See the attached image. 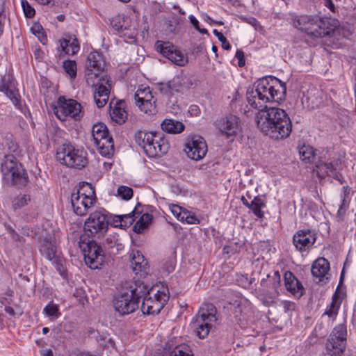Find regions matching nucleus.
I'll return each instance as SVG.
<instances>
[{
  "instance_id": "obj_16",
  "label": "nucleus",
  "mask_w": 356,
  "mask_h": 356,
  "mask_svg": "<svg viewBox=\"0 0 356 356\" xmlns=\"http://www.w3.org/2000/svg\"><path fill=\"white\" fill-rule=\"evenodd\" d=\"M115 310L120 315H127L134 312L138 308L136 298H133L128 291L118 294L113 301Z\"/></svg>"
},
{
  "instance_id": "obj_54",
  "label": "nucleus",
  "mask_w": 356,
  "mask_h": 356,
  "mask_svg": "<svg viewBox=\"0 0 356 356\" xmlns=\"http://www.w3.org/2000/svg\"><path fill=\"white\" fill-rule=\"evenodd\" d=\"M159 89L161 93L167 95H170V84L169 81L168 83H162L159 84Z\"/></svg>"
},
{
  "instance_id": "obj_10",
  "label": "nucleus",
  "mask_w": 356,
  "mask_h": 356,
  "mask_svg": "<svg viewBox=\"0 0 356 356\" xmlns=\"http://www.w3.org/2000/svg\"><path fill=\"white\" fill-rule=\"evenodd\" d=\"M108 229V218L106 210H98L91 213L85 221L84 230L92 237H103Z\"/></svg>"
},
{
  "instance_id": "obj_43",
  "label": "nucleus",
  "mask_w": 356,
  "mask_h": 356,
  "mask_svg": "<svg viewBox=\"0 0 356 356\" xmlns=\"http://www.w3.org/2000/svg\"><path fill=\"white\" fill-rule=\"evenodd\" d=\"M30 201V195L26 194H19L13 199L12 205L15 210L19 209L25 205H27L28 202Z\"/></svg>"
},
{
  "instance_id": "obj_11",
  "label": "nucleus",
  "mask_w": 356,
  "mask_h": 356,
  "mask_svg": "<svg viewBox=\"0 0 356 356\" xmlns=\"http://www.w3.org/2000/svg\"><path fill=\"white\" fill-rule=\"evenodd\" d=\"M79 248L82 250L86 265L92 269H97L104 261V253L101 245L94 240L85 242L82 237L79 241Z\"/></svg>"
},
{
  "instance_id": "obj_33",
  "label": "nucleus",
  "mask_w": 356,
  "mask_h": 356,
  "mask_svg": "<svg viewBox=\"0 0 356 356\" xmlns=\"http://www.w3.org/2000/svg\"><path fill=\"white\" fill-rule=\"evenodd\" d=\"M156 135L157 134L152 132L138 131L135 134V141L145 152L146 146L154 141V138L156 137Z\"/></svg>"
},
{
  "instance_id": "obj_39",
  "label": "nucleus",
  "mask_w": 356,
  "mask_h": 356,
  "mask_svg": "<svg viewBox=\"0 0 356 356\" xmlns=\"http://www.w3.org/2000/svg\"><path fill=\"white\" fill-rule=\"evenodd\" d=\"M152 220V216L151 214L147 213L143 214L140 219L134 225V232L138 234L142 233L143 230L147 227Z\"/></svg>"
},
{
  "instance_id": "obj_5",
  "label": "nucleus",
  "mask_w": 356,
  "mask_h": 356,
  "mask_svg": "<svg viewBox=\"0 0 356 356\" xmlns=\"http://www.w3.org/2000/svg\"><path fill=\"white\" fill-rule=\"evenodd\" d=\"M57 159L70 168L81 169L86 166L88 158L86 152L71 143H65L58 149Z\"/></svg>"
},
{
  "instance_id": "obj_36",
  "label": "nucleus",
  "mask_w": 356,
  "mask_h": 356,
  "mask_svg": "<svg viewBox=\"0 0 356 356\" xmlns=\"http://www.w3.org/2000/svg\"><path fill=\"white\" fill-rule=\"evenodd\" d=\"M73 194L79 195L85 198L94 199V201L96 199L95 188L91 184L87 182L79 184L76 192L73 193Z\"/></svg>"
},
{
  "instance_id": "obj_12",
  "label": "nucleus",
  "mask_w": 356,
  "mask_h": 356,
  "mask_svg": "<svg viewBox=\"0 0 356 356\" xmlns=\"http://www.w3.org/2000/svg\"><path fill=\"white\" fill-rule=\"evenodd\" d=\"M169 299V296L165 291H160L152 287L147 291V296L144 297L141 305V310L146 314H158L163 308Z\"/></svg>"
},
{
  "instance_id": "obj_64",
  "label": "nucleus",
  "mask_w": 356,
  "mask_h": 356,
  "mask_svg": "<svg viewBox=\"0 0 356 356\" xmlns=\"http://www.w3.org/2000/svg\"><path fill=\"white\" fill-rule=\"evenodd\" d=\"M221 42H222V47L224 49L229 50L231 49V45H230L229 42L227 40L226 38L225 40H223L222 41H221Z\"/></svg>"
},
{
  "instance_id": "obj_27",
  "label": "nucleus",
  "mask_w": 356,
  "mask_h": 356,
  "mask_svg": "<svg viewBox=\"0 0 356 356\" xmlns=\"http://www.w3.org/2000/svg\"><path fill=\"white\" fill-rule=\"evenodd\" d=\"M284 278L285 287L288 291L298 298L303 295L305 289L302 284L291 271H286Z\"/></svg>"
},
{
  "instance_id": "obj_57",
  "label": "nucleus",
  "mask_w": 356,
  "mask_h": 356,
  "mask_svg": "<svg viewBox=\"0 0 356 356\" xmlns=\"http://www.w3.org/2000/svg\"><path fill=\"white\" fill-rule=\"evenodd\" d=\"M42 31H43L42 26L40 24H35L31 27L32 33L34 35H37L38 38H40V34H42Z\"/></svg>"
},
{
  "instance_id": "obj_59",
  "label": "nucleus",
  "mask_w": 356,
  "mask_h": 356,
  "mask_svg": "<svg viewBox=\"0 0 356 356\" xmlns=\"http://www.w3.org/2000/svg\"><path fill=\"white\" fill-rule=\"evenodd\" d=\"M323 4L332 13H335L337 12V8H336L332 0H323Z\"/></svg>"
},
{
  "instance_id": "obj_15",
  "label": "nucleus",
  "mask_w": 356,
  "mask_h": 356,
  "mask_svg": "<svg viewBox=\"0 0 356 356\" xmlns=\"http://www.w3.org/2000/svg\"><path fill=\"white\" fill-rule=\"evenodd\" d=\"M156 49L177 65L184 66L188 63L187 56H184L177 47L170 42L158 40L156 42Z\"/></svg>"
},
{
  "instance_id": "obj_19",
  "label": "nucleus",
  "mask_w": 356,
  "mask_h": 356,
  "mask_svg": "<svg viewBox=\"0 0 356 356\" xmlns=\"http://www.w3.org/2000/svg\"><path fill=\"white\" fill-rule=\"evenodd\" d=\"M316 240V234L309 229L298 231L293 237L296 248L302 252L309 249Z\"/></svg>"
},
{
  "instance_id": "obj_26",
  "label": "nucleus",
  "mask_w": 356,
  "mask_h": 356,
  "mask_svg": "<svg viewBox=\"0 0 356 356\" xmlns=\"http://www.w3.org/2000/svg\"><path fill=\"white\" fill-rule=\"evenodd\" d=\"M95 201L94 199L85 198L79 195L72 194L71 203L74 211L79 216H84L86 214L89 208H90Z\"/></svg>"
},
{
  "instance_id": "obj_49",
  "label": "nucleus",
  "mask_w": 356,
  "mask_h": 356,
  "mask_svg": "<svg viewBox=\"0 0 356 356\" xmlns=\"http://www.w3.org/2000/svg\"><path fill=\"white\" fill-rule=\"evenodd\" d=\"M136 209L137 208H135L134 211H133L131 213L122 215V223L119 224L120 227H128L133 223L134 221V216L136 214Z\"/></svg>"
},
{
  "instance_id": "obj_13",
  "label": "nucleus",
  "mask_w": 356,
  "mask_h": 356,
  "mask_svg": "<svg viewBox=\"0 0 356 356\" xmlns=\"http://www.w3.org/2000/svg\"><path fill=\"white\" fill-rule=\"evenodd\" d=\"M54 112L61 121L66 120L67 118L76 119L81 112V105L74 99H66L61 96L54 108Z\"/></svg>"
},
{
  "instance_id": "obj_21",
  "label": "nucleus",
  "mask_w": 356,
  "mask_h": 356,
  "mask_svg": "<svg viewBox=\"0 0 356 356\" xmlns=\"http://www.w3.org/2000/svg\"><path fill=\"white\" fill-rule=\"evenodd\" d=\"M105 63L102 56L97 51L90 53L87 58L86 78L90 73L95 74V78L102 76L100 73L104 70Z\"/></svg>"
},
{
  "instance_id": "obj_22",
  "label": "nucleus",
  "mask_w": 356,
  "mask_h": 356,
  "mask_svg": "<svg viewBox=\"0 0 356 356\" xmlns=\"http://www.w3.org/2000/svg\"><path fill=\"white\" fill-rule=\"evenodd\" d=\"M130 267L135 274L145 277L148 273L147 261L138 250H133L130 254Z\"/></svg>"
},
{
  "instance_id": "obj_42",
  "label": "nucleus",
  "mask_w": 356,
  "mask_h": 356,
  "mask_svg": "<svg viewBox=\"0 0 356 356\" xmlns=\"http://www.w3.org/2000/svg\"><path fill=\"white\" fill-rule=\"evenodd\" d=\"M264 207H265L264 201L259 197H254L250 204L249 209L257 218H261L264 216V213L261 209Z\"/></svg>"
},
{
  "instance_id": "obj_40",
  "label": "nucleus",
  "mask_w": 356,
  "mask_h": 356,
  "mask_svg": "<svg viewBox=\"0 0 356 356\" xmlns=\"http://www.w3.org/2000/svg\"><path fill=\"white\" fill-rule=\"evenodd\" d=\"M300 159L306 163H312L315 158V150L310 145H304L299 149Z\"/></svg>"
},
{
  "instance_id": "obj_7",
  "label": "nucleus",
  "mask_w": 356,
  "mask_h": 356,
  "mask_svg": "<svg viewBox=\"0 0 356 356\" xmlns=\"http://www.w3.org/2000/svg\"><path fill=\"white\" fill-rule=\"evenodd\" d=\"M86 82L94 88L93 97L97 106L104 107L109 98L111 88V79L106 75L95 78V74L90 73L86 78Z\"/></svg>"
},
{
  "instance_id": "obj_1",
  "label": "nucleus",
  "mask_w": 356,
  "mask_h": 356,
  "mask_svg": "<svg viewBox=\"0 0 356 356\" xmlns=\"http://www.w3.org/2000/svg\"><path fill=\"white\" fill-rule=\"evenodd\" d=\"M286 88L284 83L277 78L264 77L246 92L248 104L258 111L268 109L267 102H280L284 99Z\"/></svg>"
},
{
  "instance_id": "obj_9",
  "label": "nucleus",
  "mask_w": 356,
  "mask_h": 356,
  "mask_svg": "<svg viewBox=\"0 0 356 356\" xmlns=\"http://www.w3.org/2000/svg\"><path fill=\"white\" fill-rule=\"evenodd\" d=\"M92 137L94 145L100 154L111 156L114 152V143L108 134L107 127L103 123L94 124L92 129Z\"/></svg>"
},
{
  "instance_id": "obj_56",
  "label": "nucleus",
  "mask_w": 356,
  "mask_h": 356,
  "mask_svg": "<svg viewBox=\"0 0 356 356\" xmlns=\"http://www.w3.org/2000/svg\"><path fill=\"white\" fill-rule=\"evenodd\" d=\"M236 58L238 60V65L239 67L245 65L244 53L242 50H237L235 55Z\"/></svg>"
},
{
  "instance_id": "obj_50",
  "label": "nucleus",
  "mask_w": 356,
  "mask_h": 356,
  "mask_svg": "<svg viewBox=\"0 0 356 356\" xmlns=\"http://www.w3.org/2000/svg\"><path fill=\"white\" fill-rule=\"evenodd\" d=\"M44 312L49 317L58 318L60 315L58 307L54 304L47 305L44 309Z\"/></svg>"
},
{
  "instance_id": "obj_8",
  "label": "nucleus",
  "mask_w": 356,
  "mask_h": 356,
  "mask_svg": "<svg viewBox=\"0 0 356 356\" xmlns=\"http://www.w3.org/2000/svg\"><path fill=\"white\" fill-rule=\"evenodd\" d=\"M347 328L345 323L336 325L326 342L325 356H341L346 346Z\"/></svg>"
},
{
  "instance_id": "obj_63",
  "label": "nucleus",
  "mask_w": 356,
  "mask_h": 356,
  "mask_svg": "<svg viewBox=\"0 0 356 356\" xmlns=\"http://www.w3.org/2000/svg\"><path fill=\"white\" fill-rule=\"evenodd\" d=\"M213 33L220 42L226 38L221 32L218 31L216 29L213 30Z\"/></svg>"
},
{
  "instance_id": "obj_34",
  "label": "nucleus",
  "mask_w": 356,
  "mask_h": 356,
  "mask_svg": "<svg viewBox=\"0 0 356 356\" xmlns=\"http://www.w3.org/2000/svg\"><path fill=\"white\" fill-rule=\"evenodd\" d=\"M60 42L62 51L65 52V54L74 55L79 50V42L75 38H70V39L64 38L60 40Z\"/></svg>"
},
{
  "instance_id": "obj_2",
  "label": "nucleus",
  "mask_w": 356,
  "mask_h": 356,
  "mask_svg": "<svg viewBox=\"0 0 356 356\" xmlns=\"http://www.w3.org/2000/svg\"><path fill=\"white\" fill-rule=\"evenodd\" d=\"M255 122L259 130L272 139L288 138L292 131V123L286 111L278 107H269L258 111Z\"/></svg>"
},
{
  "instance_id": "obj_55",
  "label": "nucleus",
  "mask_w": 356,
  "mask_h": 356,
  "mask_svg": "<svg viewBox=\"0 0 356 356\" xmlns=\"http://www.w3.org/2000/svg\"><path fill=\"white\" fill-rule=\"evenodd\" d=\"M169 84H170L171 95L172 94L173 92H179V78L174 79L172 81H170Z\"/></svg>"
},
{
  "instance_id": "obj_35",
  "label": "nucleus",
  "mask_w": 356,
  "mask_h": 356,
  "mask_svg": "<svg viewBox=\"0 0 356 356\" xmlns=\"http://www.w3.org/2000/svg\"><path fill=\"white\" fill-rule=\"evenodd\" d=\"M40 251L49 261L59 256L56 246L51 241L44 239L40 246Z\"/></svg>"
},
{
  "instance_id": "obj_46",
  "label": "nucleus",
  "mask_w": 356,
  "mask_h": 356,
  "mask_svg": "<svg viewBox=\"0 0 356 356\" xmlns=\"http://www.w3.org/2000/svg\"><path fill=\"white\" fill-rule=\"evenodd\" d=\"M65 71L74 79L76 76V63L74 60H67L63 62Z\"/></svg>"
},
{
  "instance_id": "obj_52",
  "label": "nucleus",
  "mask_w": 356,
  "mask_h": 356,
  "mask_svg": "<svg viewBox=\"0 0 356 356\" xmlns=\"http://www.w3.org/2000/svg\"><path fill=\"white\" fill-rule=\"evenodd\" d=\"M52 264L55 266V268L58 270V272L61 275H63L65 270L63 266L64 259L63 257H61L60 255L57 257L51 260Z\"/></svg>"
},
{
  "instance_id": "obj_38",
  "label": "nucleus",
  "mask_w": 356,
  "mask_h": 356,
  "mask_svg": "<svg viewBox=\"0 0 356 356\" xmlns=\"http://www.w3.org/2000/svg\"><path fill=\"white\" fill-rule=\"evenodd\" d=\"M350 189L348 187L343 188V197L342 200V202L337 211V218H339L340 220H343L346 211L349 207L350 200L348 197V195L350 194Z\"/></svg>"
},
{
  "instance_id": "obj_30",
  "label": "nucleus",
  "mask_w": 356,
  "mask_h": 356,
  "mask_svg": "<svg viewBox=\"0 0 356 356\" xmlns=\"http://www.w3.org/2000/svg\"><path fill=\"white\" fill-rule=\"evenodd\" d=\"M330 270V263L325 258L320 257L314 261L312 266V274L314 277L322 281L327 275Z\"/></svg>"
},
{
  "instance_id": "obj_14",
  "label": "nucleus",
  "mask_w": 356,
  "mask_h": 356,
  "mask_svg": "<svg viewBox=\"0 0 356 356\" xmlns=\"http://www.w3.org/2000/svg\"><path fill=\"white\" fill-rule=\"evenodd\" d=\"M134 99L141 111L148 115L156 113V99L153 96L149 87L141 86L136 92Z\"/></svg>"
},
{
  "instance_id": "obj_32",
  "label": "nucleus",
  "mask_w": 356,
  "mask_h": 356,
  "mask_svg": "<svg viewBox=\"0 0 356 356\" xmlns=\"http://www.w3.org/2000/svg\"><path fill=\"white\" fill-rule=\"evenodd\" d=\"M341 301L339 300L338 296L335 293L332 296V302L327 307L325 311L322 315V317L327 316L332 322L335 321L339 309L340 308Z\"/></svg>"
},
{
  "instance_id": "obj_24",
  "label": "nucleus",
  "mask_w": 356,
  "mask_h": 356,
  "mask_svg": "<svg viewBox=\"0 0 356 356\" xmlns=\"http://www.w3.org/2000/svg\"><path fill=\"white\" fill-rule=\"evenodd\" d=\"M124 289L128 291L129 294L132 295L133 298H137V302L139 304L140 298H143L147 296L148 286L145 284L144 282L140 280H135L127 282L124 285Z\"/></svg>"
},
{
  "instance_id": "obj_58",
  "label": "nucleus",
  "mask_w": 356,
  "mask_h": 356,
  "mask_svg": "<svg viewBox=\"0 0 356 356\" xmlns=\"http://www.w3.org/2000/svg\"><path fill=\"white\" fill-rule=\"evenodd\" d=\"M22 230V234L26 236L33 238L36 234L35 232L27 226L23 227Z\"/></svg>"
},
{
  "instance_id": "obj_20",
  "label": "nucleus",
  "mask_w": 356,
  "mask_h": 356,
  "mask_svg": "<svg viewBox=\"0 0 356 356\" xmlns=\"http://www.w3.org/2000/svg\"><path fill=\"white\" fill-rule=\"evenodd\" d=\"M154 141L146 146L145 154L150 158L159 157L166 154L170 145L168 140L161 134H157Z\"/></svg>"
},
{
  "instance_id": "obj_28",
  "label": "nucleus",
  "mask_w": 356,
  "mask_h": 356,
  "mask_svg": "<svg viewBox=\"0 0 356 356\" xmlns=\"http://www.w3.org/2000/svg\"><path fill=\"white\" fill-rule=\"evenodd\" d=\"M125 102L122 100L116 101L115 103L112 100L110 102L111 118L113 121L120 124L125 122L127 118V113L125 110Z\"/></svg>"
},
{
  "instance_id": "obj_48",
  "label": "nucleus",
  "mask_w": 356,
  "mask_h": 356,
  "mask_svg": "<svg viewBox=\"0 0 356 356\" xmlns=\"http://www.w3.org/2000/svg\"><path fill=\"white\" fill-rule=\"evenodd\" d=\"M181 222H186L188 224H199L200 220L197 216L192 213L191 211L186 209L182 216L181 217Z\"/></svg>"
},
{
  "instance_id": "obj_62",
  "label": "nucleus",
  "mask_w": 356,
  "mask_h": 356,
  "mask_svg": "<svg viewBox=\"0 0 356 356\" xmlns=\"http://www.w3.org/2000/svg\"><path fill=\"white\" fill-rule=\"evenodd\" d=\"M189 19L195 29L196 30L199 29V22L197 21V19L193 15H190Z\"/></svg>"
},
{
  "instance_id": "obj_29",
  "label": "nucleus",
  "mask_w": 356,
  "mask_h": 356,
  "mask_svg": "<svg viewBox=\"0 0 356 356\" xmlns=\"http://www.w3.org/2000/svg\"><path fill=\"white\" fill-rule=\"evenodd\" d=\"M314 171L316 172L319 178L324 179L326 177H330L338 179V174L336 168L332 163H327L323 161H318L315 164Z\"/></svg>"
},
{
  "instance_id": "obj_3",
  "label": "nucleus",
  "mask_w": 356,
  "mask_h": 356,
  "mask_svg": "<svg viewBox=\"0 0 356 356\" xmlns=\"http://www.w3.org/2000/svg\"><path fill=\"white\" fill-rule=\"evenodd\" d=\"M293 27L305 33L309 38L316 40L327 35L337 26V22L318 15H302L292 19Z\"/></svg>"
},
{
  "instance_id": "obj_31",
  "label": "nucleus",
  "mask_w": 356,
  "mask_h": 356,
  "mask_svg": "<svg viewBox=\"0 0 356 356\" xmlns=\"http://www.w3.org/2000/svg\"><path fill=\"white\" fill-rule=\"evenodd\" d=\"M161 128L166 133L177 134L181 133L184 130L185 126L179 121L165 119L161 123Z\"/></svg>"
},
{
  "instance_id": "obj_51",
  "label": "nucleus",
  "mask_w": 356,
  "mask_h": 356,
  "mask_svg": "<svg viewBox=\"0 0 356 356\" xmlns=\"http://www.w3.org/2000/svg\"><path fill=\"white\" fill-rule=\"evenodd\" d=\"M22 7L24 15L28 18H32L35 15V10L26 0L22 1Z\"/></svg>"
},
{
  "instance_id": "obj_17",
  "label": "nucleus",
  "mask_w": 356,
  "mask_h": 356,
  "mask_svg": "<svg viewBox=\"0 0 356 356\" xmlns=\"http://www.w3.org/2000/svg\"><path fill=\"white\" fill-rule=\"evenodd\" d=\"M188 158L195 161L203 159L207 152V145L200 136H193L188 138L184 149Z\"/></svg>"
},
{
  "instance_id": "obj_60",
  "label": "nucleus",
  "mask_w": 356,
  "mask_h": 356,
  "mask_svg": "<svg viewBox=\"0 0 356 356\" xmlns=\"http://www.w3.org/2000/svg\"><path fill=\"white\" fill-rule=\"evenodd\" d=\"M178 24V22L176 19L173 20H170L168 22V31L170 32L174 33L177 31V25Z\"/></svg>"
},
{
  "instance_id": "obj_61",
  "label": "nucleus",
  "mask_w": 356,
  "mask_h": 356,
  "mask_svg": "<svg viewBox=\"0 0 356 356\" xmlns=\"http://www.w3.org/2000/svg\"><path fill=\"white\" fill-rule=\"evenodd\" d=\"M122 223V215H116L113 217L111 225L113 227H120L119 224Z\"/></svg>"
},
{
  "instance_id": "obj_4",
  "label": "nucleus",
  "mask_w": 356,
  "mask_h": 356,
  "mask_svg": "<svg viewBox=\"0 0 356 356\" xmlns=\"http://www.w3.org/2000/svg\"><path fill=\"white\" fill-rule=\"evenodd\" d=\"M217 309L211 303H204L199 309L192 322L195 334L200 339H205L210 331L215 327L217 321Z\"/></svg>"
},
{
  "instance_id": "obj_25",
  "label": "nucleus",
  "mask_w": 356,
  "mask_h": 356,
  "mask_svg": "<svg viewBox=\"0 0 356 356\" xmlns=\"http://www.w3.org/2000/svg\"><path fill=\"white\" fill-rule=\"evenodd\" d=\"M0 91L4 92L15 106H19V95L16 89L15 83L10 77H4L2 79V83L0 84Z\"/></svg>"
},
{
  "instance_id": "obj_6",
  "label": "nucleus",
  "mask_w": 356,
  "mask_h": 356,
  "mask_svg": "<svg viewBox=\"0 0 356 356\" xmlns=\"http://www.w3.org/2000/svg\"><path fill=\"white\" fill-rule=\"evenodd\" d=\"M1 172L5 181L13 186H24L28 183L26 170L13 155L6 156Z\"/></svg>"
},
{
  "instance_id": "obj_45",
  "label": "nucleus",
  "mask_w": 356,
  "mask_h": 356,
  "mask_svg": "<svg viewBox=\"0 0 356 356\" xmlns=\"http://www.w3.org/2000/svg\"><path fill=\"white\" fill-rule=\"evenodd\" d=\"M117 194L124 200H129L134 194L133 189L127 186H120L117 190Z\"/></svg>"
},
{
  "instance_id": "obj_44",
  "label": "nucleus",
  "mask_w": 356,
  "mask_h": 356,
  "mask_svg": "<svg viewBox=\"0 0 356 356\" xmlns=\"http://www.w3.org/2000/svg\"><path fill=\"white\" fill-rule=\"evenodd\" d=\"M321 95V92L317 90L314 94L310 92L307 97V102L311 104L312 108H318L323 104V98Z\"/></svg>"
},
{
  "instance_id": "obj_37",
  "label": "nucleus",
  "mask_w": 356,
  "mask_h": 356,
  "mask_svg": "<svg viewBox=\"0 0 356 356\" xmlns=\"http://www.w3.org/2000/svg\"><path fill=\"white\" fill-rule=\"evenodd\" d=\"M234 314L235 318L238 321L245 320L248 316V312L250 309L246 302H242L235 301Z\"/></svg>"
},
{
  "instance_id": "obj_53",
  "label": "nucleus",
  "mask_w": 356,
  "mask_h": 356,
  "mask_svg": "<svg viewBox=\"0 0 356 356\" xmlns=\"http://www.w3.org/2000/svg\"><path fill=\"white\" fill-rule=\"evenodd\" d=\"M170 209L172 212V213L179 220H181V217L182 216L184 212L186 211L185 209H183L182 207L176 205V204H172L170 207Z\"/></svg>"
},
{
  "instance_id": "obj_41",
  "label": "nucleus",
  "mask_w": 356,
  "mask_h": 356,
  "mask_svg": "<svg viewBox=\"0 0 356 356\" xmlns=\"http://www.w3.org/2000/svg\"><path fill=\"white\" fill-rule=\"evenodd\" d=\"M111 24L114 30L118 32H123L129 28V22L121 15H117L113 17L111 21Z\"/></svg>"
},
{
  "instance_id": "obj_47",
  "label": "nucleus",
  "mask_w": 356,
  "mask_h": 356,
  "mask_svg": "<svg viewBox=\"0 0 356 356\" xmlns=\"http://www.w3.org/2000/svg\"><path fill=\"white\" fill-rule=\"evenodd\" d=\"M186 346H179L170 351L169 356H193Z\"/></svg>"
},
{
  "instance_id": "obj_23",
  "label": "nucleus",
  "mask_w": 356,
  "mask_h": 356,
  "mask_svg": "<svg viewBox=\"0 0 356 356\" xmlns=\"http://www.w3.org/2000/svg\"><path fill=\"white\" fill-rule=\"evenodd\" d=\"M261 286L270 293V298H275L279 295L278 289L281 286V275L279 271H274L273 275H268L267 278L262 279Z\"/></svg>"
},
{
  "instance_id": "obj_18",
  "label": "nucleus",
  "mask_w": 356,
  "mask_h": 356,
  "mask_svg": "<svg viewBox=\"0 0 356 356\" xmlns=\"http://www.w3.org/2000/svg\"><path fill=\"white\" fill-rule=\"evenodd\" d=\"M216 127L227 138L236 136L240 130L239 118L234 115L221 118L216 121Z\"/></svg>"
}]
</instances>
